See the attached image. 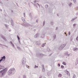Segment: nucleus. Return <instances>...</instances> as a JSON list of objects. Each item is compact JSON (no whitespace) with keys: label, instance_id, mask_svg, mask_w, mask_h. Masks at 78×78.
I'll use <instances>...</instances> for the list:
<instances>
[{"label":"nucleus","instance_id":"bb28decb","mask_svg":"<svg viewBox=\"0 0 78 78\" xmlns=\"http://www.w3.org/2000/svg\"><path fill=\"white\" fill-rule=\"evenodd\" d=\"M73 0L74 3H76V0Z\"/></svg>","mask_w":78,"mask_h":78},{"label":"nucleus","instance_id":"58836bf2","mask_svg":"<svg viewBox=\"0 0 78 78\" xmlns=\"http://www.w3.org/2000/svg\"><path fill=\"white\" fill-rule=\"evenodd\" d=\"M76 41H78V36L76 38Z\"/></svg>","mask_w":78,"mask_h":78},{"label":"nucleus","instance_id":"1a4fd4ad","mask_svg":"<svg viewBox=\"0 0 78 78\" xmlns=\"http://www.w3.org/2000/svg\"><path fill=\"white\" fill-rule=\"evenodd\" d=\"M39 34H36L35 35L34 37V38H37V37H38L39 36Z\"/></svg>","mask_w":78,"mask_h":78},{"label":"nucleus","instance_id":"6e6d98bb","mask_svg":"<svg viewBox=\"0 0 78 78\" xmlns=\"http://www.w3.org/2000/svg\"><path fill=\"white\" fill-rule=\"evenodd\" d=\"M36 22H38V21H37V20H36Z\"/></svg>","mask_w":78,"mask_h":78},{"label":"nucleus","instance_id":"c03bdc74","mask_svg":"<svg viewBox=\"0 0 78 78\" xmlns=\"http://www.w3.org/2000/svg\"><path fill=\"white\" fill-rule=\"evenodd\" d=\"M3 45V46H5V47H7L8 48V46H6V45Z\"/></svg>","mask_w":78,"mask_h":78},{"label":"nucleus","instance_id":"4468645a","mask_svg":"<svg viewBox=\"0 0 78 78\" xmlns=\"http://www.w3.org/2000/svg\"><path fill=\"white\" fill-rule=\"evenodd\" d=\"M38 55H39V56L40 55V56H44V55L41 53V54H39Z\"/></svg>","mask_w":78,"mask_h":78},{"label":"nucleus","instance_id":"774afa93","mask_svg":"<svg viewBox=\"0 0 78 78\" xmlns=\"http://www.w3.org/2000/svg\"><path fill=\"white\" fill-rule=\"evenodd\" d=\"M0 45H2V44H0Z\"/></svg>","mask_w":78,"mask_h":78},{"label":"nucleus","instance_id":"09e8293b","mask_svg":"<svg viewBox=\"0 0 78 78\" xmlns=\"http://www.w3.org/2000/svg\"><path fill=\"white\" fill-rule=\"evenodd\" d=\"M26 66L27 68H28V67H29V66L28 65H26Z\"/></svg>","mask_w":78,"mask_h":78},{"label":"nucleus","instance_id":"f03ea898","mask_svg":"<svg viewBox=\"0 0 78 78\" xmlns=\"http://www.w3.org/2000/svg\"><path fill=\"white\" fill-rule=\"evenodd\" d=\"M16 72V69L14 68H11L8 71V74L9 75H12L13 74H14Z\"/></svg>","mask_w":78,"mask_h":78},{"label":"nucleus","instance_id":"0eeeda50","mask_svg":"<svg viewBox=\"0 0 78 78\" xmlns=\"http://www.w3.org/2000/svg\"><path fill=\"white\" fill-rule=\"evenodd\" d=\"M29 16L31 18V20H32L33 19V16L31 15V13H30L29 14Z\"/></svg>","mask_w":78,"mask_h":78},{"label":"nucleus","instance_id":"4c0bfd02","mask_svg":"<svg viewBox=\"0 0 78 78\" xmlns=\"http://www.w3.org/2000/svg\"><path fill=\"white\" fill-rule=\"evenodd\" d=\"M75 20L74 18H73L71 20V22H73Z\"/></svg>","mask_w":78,"mask_h":78},{"label":"nucleus","instance_id":"f3484780","mask_svg":"<svg viewBox=\"0 0 78 78\" xmlns=\"http://www.w3.org/2000/svg\"><path fill=\"white\" fill-rule=\"evenodd\" d=\"M72 5V3L70 2V3H69V6H71Z\"/></svg>","mask_w":78,"mask_h":78},{"label":"nucleus","instance_id":"13d9d810","mask_svg":"<svg viewBox=\"0 0 78 78\" xmlns=\"http://www.w3.org/2000/svg\"><path fill=\"white\" fill-rule=\"evenodd\" d=\"M56 30H58V27H56Z\"/></svg>","mask_w":78,"mask_h":78},{"label":"nucleus","instance_id":"ea45409f","mask_svg":"<svg viewBox=\"0 0 78 78\" xmlns=\"http://www.w3.org/2000/svg\"><path fill=\"white\" fill-rule=\"evenodd\" d=\"M51 24L52 25H53V22H51Z\"/></svg>","mask_w":78,"mask_h":78},{"label":"nucleus","instance_id":"2f4dec72","mask_svg":"<svg viewBox=\"0 0 78 78\" xmlns=\"http://www.w3.org/2000/svg\"><path fill=\"white\" fill-rule=\"evenodd\" d=\"M42 71H43V72H44L45 71V68L44 69H42Z\"/></svg>","mask_w":78,"mask_h":78},{"label":"nucleus","instance_id":"423d86ee","mask_svg":"<svg viewBox=\"0 0 78 78\" xmlns=\"http://www.w3.org/2000/svg\"><path fill=\"white\" fill-rule=\"evenodd\" d=\"M5 59H6V57H5V56H4L3 57H1V60L2 61H3L4 62V61H5Z\"/></svg>","mask_w":78,"mask_h":78},{"label":"nucleus","instance_id":"f8f14e48","mask_svg":"<svg viewBox=\"0 0 78 78\" xmlns=\"http://www.w3.org/2000/svg\"><path fill=\"white\" fill-rule=\"evenodd\" d=\"M45 35L44 34V32H42L41 34V38H44V36Z\"/></svg>","mask_w":78,"mask_h":78},{"label":"nucleus","instance_id":"3c124183","mask_svg":"<svg viewBox=\"0 0 78 78\" xmlns=\"http://www.w3.org/2000/svg\"><path fill=\"white\" fill-rule=\"evenodd\" d=\"M74 19L75 20V19H77V17H76L75 18H74Z\"/></svg>","mask_w":78,"mask_h":78},{"label":"nucleus","instance_id":"7c9ffc66","mask_svg":"<svg viewBox=\"0 0 78 78\" xmlns=\"http://www.w3.org/2000/svg\"><path fill=\"white\" fill-rule=\"evenodd\" d=\"M34 68H38V66H36V65H35Z\"/></svg>","mask_w":78,"mask_h":78},{"label":"nucleus","instance_id":"dca6fc26","mask_svg":"<svg viewBox=\"0 0 78 78\" xmlns=\"http://www.w3.org/2000/svg\"><path fill=\"white\" fill-rule=\"evenodd\" d=\"M34 6H35L36 8H38V7H37V4H34Z\"/></svg>","mask_w":78,"mask_h":78},{"label":"nucleus","instance_id":"ddd939ff","mask_svg":"<svg viewBox=\"0 0 78 78\" xmlns=\"http://www.w3.org/2000/svg\"><path fill=\"white\" fill-rule=\"evenodd\" d=\"M61 76H62V74L61 73L59 74L58 75V78H61Z\"/></svg>","mask_w":78,"mask_h":78},{"label":"nucleus","instance_id":"a19ab883","mask_svg":"<svg viewBox=\"0 0 78 78\" xmlns=\"http://www.w3.org/2000/svg\"><path fill=\"white\" fill-rule=\"evenodd\" d=\"M36 2H37V1L36 0H35L34 2V3H36Z\"/></svg>","mask_w":78,"mask_h":78},{"label":"nucleus","instance_id":"680f3d73","mask_svg":"<svg viewBox=\"0 0 78 78\" xmlns=\"http://www.w3.org/2000/svg\"><path fill=\"white\" fill-rule=\"evenodd\" d=\"M51 54H50V55H49L50 56H51Z\"/></svg>","mask_w":78,"mask_h":78},{"label":"nucleus","instance_id":"cd10ccee","mask_svg":"<svg viewBox=\"0 0 78 78\" xmlns=\"http://www.w3.org/2000/svg\"><path fill=\"white\" fill-rule=\"evenodd\" d=\"M44 46H45V44H43L41 45V47H44Z\"/></svg>","mask_w":78,"mask_h":78},{"label":"nucleus","instance_id":"6e6552de","mask_svg":"<svg viewBox=\"0 0 78 78\" xmlns=\"http://www.w3.org/2000/svg\"><path fill=\"white\" fill-rule=\"evenodd\" d=\"M36 44L37 45H40L41 44V41H37L36 43Z\"/></svg>","mask_w":78,"mask_h":78},{"label":"nucleus","instance_id":"9b49d317","mask_svg":"<svg viewBox=\"0 0 78 78\" xmlns=\"http://www.w3.org/2000/svg\"><path fill=\"white\" fill-rule=\"evenodd\" d=\"M5 68V66L0 65V70L3 69Z\"/></svg>","mask_w":78,"mask_h":78},{"label":"nucleus","instance_id":"a211bd4d","mask_svg":"<svg viewBox=\"0 0 78 78\" xmlns=\"http://www.w3.org/2000/svg\"><path fill=\"white\" fill-rule=\"evenodd\" d=\"M47 50L48 51H50V48H47Z\"/></svg>","mask_w":78,"mask_h":78},{"label":"nucleus","instance_id":"6ab92c4d","mask_svg":"<svg viewBox=\"0 0 78 78\" xmlns=\"http://www.w3.org/2000/svg\"><path fill=\"white\" fill-rule=\"evenodd\" d=\"M30 24L27 23V24L25 26V27H29L30 26Z\"/></svg>","mask_w":78,"mask_h":78},{"label":"nucleus","instance_id":"7ed1b4c3","mask_svg":"<svg viewBox=\"0 0 78 78\" xmlns=\"http://www.w3.org/2000/svg\"><path fill=\"white\" fill-rule=\"evenodd\" d=\"M26 58H23L22 60V65L23 67L25 66V64H26Z\"/></svg>","mask_w":78,"mask_h":78},{"label":"nucleus","instance_id":"5701e85b","mask_svg":"<svg viewBox=\"0 0 78 78\" xmlns=\"http://www.w3.org/2000/svg\"><path fill=\"white\" fill-rule=\"evenodd\" d=\"M61 69H64V66L63 65H61Z\"/></svg>","mask_w":78,"mask_h":78},{"label":"nucleus","instance_id":"f704fd0d","mask_svg":"<svg viewBox=\"0 0 78 78\" xmlns=\"http://www.w3.org/2000/svg\"><path fill=\"white\" fill-rule=\"evenodd\" d=\"M23 78H27V77H26V76L23 75Z\"/></svg>","mask_w":78,"mask_h":78},{"label":"nucleus","instance_id":"79ce46f5","mask_svg":"<svg viewBox=\"0 0 78 78\" xmlns=\"http://www.w3.org/2000/svg\"><path fill=\"white\" fill-rule=\"evenodd\" d=\"M53 37L54 38V39L56 38V35H55L54 36H53Z\"/></svg>","mask_w":78,"mask_h":78},{"label":"nucleus","instance_id":"c85d7f7f","mask_svg":"<svg viewBox=\"0 0 78 78\" xmlns=\"http://www.w3.org/2000/svg\"><path fill=\"white\" fill-rule=\"evenodd\" d=\"M5 25L6 28H8V26L7 25L5 24Z\"/></svg>","mask_w":78,"mask_h":78},{"label":"nucleus","instance_id":"20e7f679","mask_svg":"<svg viewBox=\"0 0 78 78\" xmlns=\"http://www.w3.org/2000/svg\"><path fill=\"white\" fill-rule=\"evenodd\" d=\"M66 46V44H63L62 45H61L59 48H58V49L59 50H62L63 48H64Z\"/></svg>","mask_w":78,"mask_h":78},{"label":"nucleus","instance_id":"5fc2aeb1","mask_svg":"<svg viewBox=\"0 0 78 78\" xmlns=\"http://www.w3.org/2000/svg\"><path fill=\"white\" fill-rule=\"evenodd\" d=\"M25 14L24 13V17H25Z\"/></svg>","mask_w":78,"mask_h":78},{"label":"nucleus","instance_id":"bf43d9fd","mask_svg":"<svg viewBox=\"0 0 78 78\" xmlns=\"http://www.w3.org/2000/svg\"><path fill=\"white\" fill-rule=\"evenodd\" d=\"M11 12H13V10H11Z\"/></svg>","mask_w":78,"mask_h":78},{"label":"nucleus","instance_id":"72a5a7b5","mask_svg":"<svg viewBox=\"0 0 78 78\" xmlns=\"http://www.w3.org/2000/svg\"><path fill=\"white\" fill-rule=\"evenodd\" d=\"M37 6H38V7H39V8H40V5H39V4H38V3H37Z\"/></svg>","mask_w":78,"mask_h":78},{"label":"nucleus","instance_id":"69168bd1","mask_svg":"<svg viewBox=\"0 0 78 78\" xmlns=\"http://www.w3.org/2000/svg\"><path fill=\"white\" fill-rule=\"evenodd\" d=\"M57 16H58V14H57Z\"/></svg>","mask_w":78,"mask_h":78},{"label":"nucleus","instance_id":"c756f323","mask_svg":"<svg viewBox=\"0 0 78 78\" xmlns=\"http://www.w3.org/2000/svg\"><path fill=\"white\" fill-rule=\"evenodd\" d=\"M48 27H46V28H45V27H44V30H48Z\"/></svg>","mask_w":78,"mask_h":78},{"label":"nucleus","instance_id":"e2e57ef3","mask_svg":"<svg viewBox=\"0 0 78 78\" xmlns=\"http://www.w3.org/2000/svg\"><path fill=\"white\" fill-rule=\"evenodd\" d=\"M1 2H2V1H0V3H1Z\"/></svg>","mask_w":78,"mask_h":78},{"label":"nucleus","instance_id":"39448f33","mask_svg":"<svg viewBox=\"0 0 78 78\" xmlns=\"http://www.w3.org/2000/svg\"><path fill=\"white\" fill-rule=\"evenodd\" d=\"M0 36L5 41H7V40H6V39L5 38L4 36H3V35L2 34H1L0 35Z\"/></svg>","mask_w":78,"mask_h":78},{"label":"nucleus","instance_id":"f257e3e1","mask_svg":"<svg viewBox=\"0 0 78 78\" xmlns=\"http://www.w3.org/2000/svg\"><path fill=\"white\" fill-rule=\"evenodd\" d=\"M8 68L6 67L0 71V76H3L7 72Z\"/></svg>","mask_w":78,"mask_h":78},{"label":"nucleus","instance_id":"393cba45","mask_svg":"<svg viewBox=\"0 0 78 78\" xmlns=\"http://www.w3.org/2000/svg\"><path fill=\"white\" fill-rule=\"evenodd\" d=\"M22 20H23V21H25V18H24L22 17Z\"/></svg>","mask_w":78,"mask_h":78},{"label":"nucleus","instance_id":"603ef678","mask_svg":"<svg viewBox=\"0 0 78 78\" xmlns=\"http://www.w3.org/2000/svg\"><path fill=\"white\" fill-rule=\"evenodd\" d=\"M18 41L19 42V44H20V40H18Z\"/></svg>","mask_w":78,"mask_h":78},{"label":"nucleus","instance_id":"a878e982","mask_svg":"<svg viewBox=\"0 0 78 78\" xmlns=\"http://www.w3.org/2000/svg\"><path fill=\"white\" fill-rule=\"evenodd\" d=\"M45 21L44 20L43 22V26H44L45 25Z\"/></svg>","mask_w":78,"mask_h":78},{"label":"nucleus","instance_id":"864d4df0","mask_svg":"<svg viewBox=\"0 0 78 78\" xmlns=\"http://www.w3.org/2000/svg\"><path fill=\"white\" fill-rule=\"evenodd\" d=\"M9 32H11V30H9Z\"/></svg>","mask_w":78,"mask_h":78},{"label":"nucleus","instance_id":"338daca9","mask_svg":"<svg viewBox=\"0 0 78 78\" xmlns=\"http://www.w3.org/2000/svg\"><path fill=\"white\" fill-rule=\"evenodd\" d=\"M68 75H70V74L69 73V74H68Z\"/></svg>","mask_w":78,"mask_h":78},{"label":"nucleus","instance_id":"052dcab7","mask_svg":"<svg viewBox=\"0 0 78 78\" xmlns=\"http://www.w3.org/2000/svg\"><path fill=\"white\" fill-rule=\"evenodd\" d=\"M2 61L0 59V63H1V62H2Z\"/></svg>","mask_w":78,"mask_h":78},{"label":"nucleus","instance_id":"4d7b16f0","mask_svg":"<svg viewBox=\"0 0 78 78\" xmlns=\"http://www.w3.org/2000/svg\"><path fill=\"white\" fill-rule=\"evenodd\" d=\"M39 78H42V76H40Z\"/></svg>","mask_w":78,"mask_h":78},{"label":"nucleus","instance_id":"8fccbe9b","mask_svg":"<svg viewBox=\"0 0 78 78\" xmlns=\"http://www.w3.org/2000/svg\"><path fill=\"white\" fill-rule=\"evenodd\" d=\"M75 25H76V24H73V26H74V27H75Z\"/></svg>","mask_w":78,"mask_h":78},{"label":"nucleus","instance_id":"b1692460","mask_svg":"<svg viewBox=\"0 0 78 78\" xmlns=\"http://www.w3.org/2000/svg\"><path fill=\"white\" fill-rule=\"evenodd\" d=\"M62 64H63L65 66H66V63L64 62H63Z\"/></svg>","mask_w":78,"mask_h":78},{"label":"nucleus","instance_id":"0e129e2a","mask_svg":"<svg viewBox=\"0 0 78 78\" xmlns=\"http://www.w3.org/2000/svg\"><path fill=\"white\" fill-rule=\"evenodd\" d=\"M65 34H66V33L65 32Z\"/></svg>","mask_w":78,"mask_h":78},{"label":"nucleus","instance_id":"a18cd8bd","mask_svg":"<svg viewBox=\"0 0 78 78\" xmlns=\"http://www.w3.org/2000/svg\"><path fill=\"white\" fill-rule=\"evenodd\" d=\"M12 46L13 47H14V44H12Z\"/></svg>","mask_w":78,"mask_h":78},{"label":"nucleus","instance_id":"9d476101","mask_svg":"<svg viewBox=\"0 0 78 78\" xmlns=\"http://www.w3.org/2000/svg\"><path fill=\"white\" fill-rule=\"evenodd\" d=\"M10 20L12 25L13 26V25H14V24L13 23V21H12V20L11 18H10Z\"/></svg>","mask_w":78,"mask_h":78},{"label":"nucleus","instance_id":"37998d69","mask_svg":"<svg viewBox=\"0 0 78 78\" xmlns=\"http://www.w3.org/2000/svg\"><path fill=\"white\" fill-rule=\"evenodd\" d=\"M10 43L12 45L13 44V43H12V42L11 41H10Z\"/></svg>","mask_w":78,"mask_h":78},{"label":"nucleus","instance_id":"4be33fe9","mask_svg":"<svg viewBox=\"0 0 78 78\" xmlns=\"http://www.w3.org/2000/svg\"><path fill=\"white\" fill-rule=\"evenodd\" d=\"M48 6V5H45V8H47Z\"/></svg>","mask_w":78,"mask_h":78},{"label":"nucleus","instance_id":"412c9836","mask_svg":"<svg viewBox=\"0 0 78 78\" xmlns=\"http://www.w3.org/2000/svg\"><path fill=\"white\" fill-rule=\"evenodd\" d=\"M17 38L18 39V41L20 40V37H19L18 35L17 36Z\"/></svg>","mask_w":78,"mask_h":78},{"label":"nucleus","instance_id":"de8ad7c7","mask_svg":"<svg viewBox=\"0 0 78 78\" xmlns=\"http://www.w3.org/2000/svg\"><path fill=\"white\" fill-rule=\"evenodd\" d=\"M68 34L70 35V31H69L68 33Z\"/></svg>","mask_w":78,"mask_h":78},{"label":"nucleus","instance_id":"49530a36","mask_svg":"<svg viewBox=\"0 0 78 78\" xmlns=\"http://www.w3.org/2000/svg\"><path fill=\"white\" fill-rule=\"evenodd\" d=\"M58 67H60V66H61V65H60V64L59 63L58 64Z\"/></svg>","mask_w":78,"mask_h":78},{"label":"nucleus","instance_id":"aec40b11","mask_svg":"<svg viewBox=\"0 0 78 78\" xmlns=\"http://www.w3.org/2000/svg\"><path fill=\"white\" fill-rule=\"evenodd\" d=\"M17 48L18 50H21V48L20 47H17Z\"/></svg>","mask_w":78,"mask_h":78},{"label":"nucleus","instance_id":"473e14b6","mask_svg":"<svg viewBox=\"0 0 78 78\" xmlns=\"http://www.w3.org/2000/svg\"><path fill=\"white\" fill-rule=\"evenodd\" d=\"M42 67H43V69H45V67H44V65H42Z\"/></svg>","mask_w":78,"mask_h":78},{"label":"nucleus","instance_id":"c9c22d12","mask_svg":"<svg viewBox=\"0 0 78 78\" xmlns=\"http://www.w3.org/2000/svg\"><path fill=\"white\" fill-rule=\"evenodd\" d=\"M75 77H76L75 75H74L73 76V78H75Z\"/></svg>","mask_w":78,"mask_h":78},{"label":"nucleus","instance_id":"2eb2a0df","mask_svg":"<svg viewBox=\"0 0 78 78\" xmlns=\"http://www.w3.org/2000/svg\"><path fill=\"white\" fill-rule=\"evenodd\" d=\"M73 50L74 51H77V50H78V49L77 48H73Z\"/></svg>","mask_w":78,"mask_h":78},{"label":"nucleus","instance_id":"e433bc0d","mask_svg":"<svg viewBox=\"0 0 78 78\" xmlns=\"http://www.w3.org/2000/svg\"><path fill=\"white\" fill-rule=\"evenodd\" d=\"M66 55L67 56H70V54H66Z\"/></svg>","mask_w":78,"mask_h":78}]
</instances>
